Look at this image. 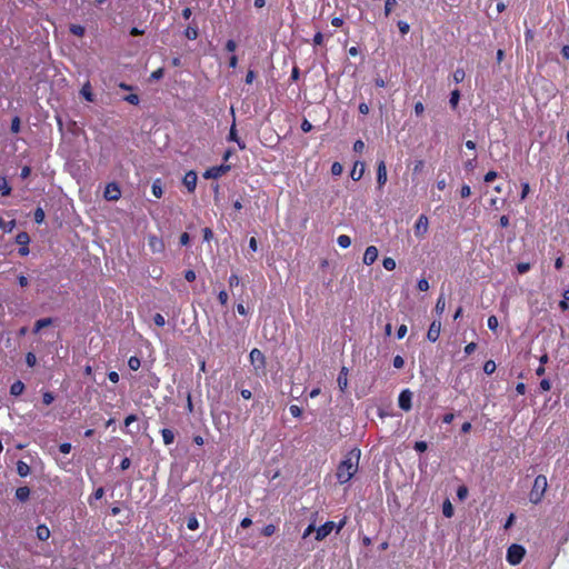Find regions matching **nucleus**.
<instances>
[{
  "label": "nucleus",
  "mask_w": 569,
  "mask_h": 569,
  "mask_svg": "<svg viewBox=\"0 0 569 569\" xmlns=\"http://www.w3.org/2000/svg\"><path fill=\"white\" fill-rule=\"evenodd\" d=\"M361 451L357 448L350 450L337 469V479L340 483L348 482L358 471Z\"/></svg>",
  "instance_id": "obj_1"
},
{
  "label": "nucleus",
  "mask_w": 569,
  "mask_h": 569,
  "mask_svg": "<svg viewBox=\"0 0 569 569\" xmlns=\"http://www.w3.org/2000/svg\"><path fill=\"white\" fill-rule=\"evenodd\" d=\"M547 487H548L547 478L542 475H539L535 479L533 487L530 492V501L535 505L539 503L543 498Z\"/></svg>",
  "instance_id": "obj_2"
},
{
  "label": "nucleus",
  "mask_w": 569,
  "mask_h": 569,
  "mask_svg": "<svg viewBox=\"0 0 569 569\" xmlns=\"http://www.w3.org/2000/svg\"><path fill=\"white\" fill-rule=\"evenodd\" d=\"M526 555V550L520 545H511L507 550V561L511 566L519 565Z\"/></svg>",
  "instance_id": "obj_3"
},
{
  "label": "nucleus",
  "mask_w": 569,
  "mask_h": 569,
  "mask_svg": "<svg viewBox=\"0 0 569 569\" xmlns=\"http://www.w3.org/2000/svg\"><path fill=\"white\" fill-rule=\"evenodd\" d=\"M250 362L254 368V371L259 373H264L266 371V357L257 348L252 349L249 355Z\"/></svg>",
  "instance_id": "obj_4"
},
{
  "label": "nucleus",
  "mask_w": 569,
  "mask_h": 569,
  "mask_svg": "<svg viewBox=\"0 0 569 569\" xmlns=\"http://www.w3.org/2000/svg\"><path fill=\"white\" fill-rule=\"evenodd\" d=\"M428 228H429V220H428L427 216L421 214L417 219L416 224H415L416 237L423 238L426 236V233L428 232Z\"/></svg>",
  "instance_id": "obj_5"
},
{
  "label": "nucleus",
  "mask_w": 569,
  "mask_h": 569,
  "mask_svg": "<svg viewBox=\"0 0 569 569\" xmlns=\"http://www.w3.org/2000/svg\"><path fill=\"white\" fill-rule=\"evenodd\" d=\"M336 528V523L333 521H327L325 525L320 526L317 530H316V540L317 541H321L323 540L326 537H328L332 530H335Z\"/></svg>",
  "instance_id": "obj_6"
},
{
  "label": "nucleus",
  "mask_w": 569,
  "mask_h": 569,
  "mask_svg": "<svg viewBox=\"0 0 569 569\" xmlns=\"http://www.w3.org/2000/svg\"><path fill=\"white\" fill-rule=\"evenodd\" d=\"M16 242L20 246L19 253L21 256L29 254L28 244L30 242V237L27 232H19L16 237Z\"/></svg>",
  "instance_id": "obj_7"
},
{
  "label": "nucleus",
  "mask_w": 569,
  "mask_h": 569,
  "mask_svg": "<svg viewBox=\"0 0 569 569\" xmlns=\"http://www.w3.org/2000/svg\"><path fill=\"white\" fill-rule=\"evenodd\" d=\"M103 197L110 201L118 200L121 197V191L118 184L114 182L108 183L104 189Z\"/></svg>",
  "instance_id": "obj_8"
},
{
  "label": "nucleus",
  "mask_w": 569,
  "mask_h": 569,
  "mask_svg": "<svg viewBox=\"0 0 569 569\" xmlns=\"http://www.w3.org/2000/svg\"><path fill=\"white\" fill-rule=\"evenodd\" d=\"M378 256H379L378 248L376 246H369V247H367V249L363 253L362 262L366 266H371L378 259Z\"/></svg>",
  "instance_id": "obj_9"
},
{
  "label": "nucleus",
  "mask_w": 569,
  "mask_h": 569,
  "mask_svg": "<svg viewBox=\"0 0 569 569\" xmlns=\"http://www.w3.org/2000/svg\"><path fill=\"white\" fill-rule=\"evenodd\" d=\"M411 400H412L411 391L408 389L402 390L401 393L399 395V399H398L399 407L405 411H409L411 409Z\"/></svg>",
  "instance_id": "obj_10"
},
{
  "label": "nucleus",
  "mask_w": 569,
  "mask_h": 569,
  "mask_svg": "<svg viewBox=\"0 0 569 569\" xmlns=\"http://www.w3.org/2000/svg\"><path fill=\"white\" fill-rule=\"evenodd\" d=\"M441 331V322L440 320H433L429 327L427 332V338L431 342H436L439 339Z\"/></svg>",
  "instance_id": "obj_11"
},
{
  "label": "nucleus",
  "mask_w": 569,
  "mask_h": 569,
  "mask_svg": "<svg viewBox=\"0 0 569 569\" xmlns=\"http://www.w3.org/2000/svg\"><path fill=\"white\" fill-rule=\"evenodd\" d=\"M229 166L212 167L203 173V177L206 179H217L224 174L229 170Z\"/></svg>",
  "instance_id": "obj_12"
},
{
  "label": "nucleus",
  "mask_w": 569,
  "mask_h": 569,
  "mask_svg": "<svg viewBox=\"0 0 569 569\" xmlns=\"http://www.w3.org/2000/svg\"><path fill=\"white\" fill-rule=\"evenodd\" d=\"M148 244H149L151 251L154 253H160L164 250L163 241L156 236H150L148 238Z\"/></svg>",
  "instance_id": "obj_13"
},
{
  "label": "nucleus",
  "mask_w": 569,
  "mask_h": 569,
  "mask_svg": "<svg viewBox=\"0 0 569 569\" xmlns=\"http://www.w3.org/2000/svg\"><path fill=\"white\" fill-rule=\"evenodd\" d=\"M387 168H386V163L385 161H380L378 163V169H377V182H378V186L379 188H382L386 182H387Z\"/></svg>",
  "instance_id": "obj_14"
},
{
  "label": "nucleus",
  "mask_w": 569,
  "mask_h": 569,
  "mask_svg": "<svg viewBox=\"0 0 569 569\" xmlns=\"http://www.w3.org/2000/svg\"><path fill=\"white\" fill-rule=\"evenodd\" d=\"M197 173L194 171H188L183 177V184L189 191H193L197 186Z\"/></svg>",
  "instance_id": "obj_15"
},
{
  "label": "nucleus",
  "mask_w": 569,
  "mask_h": 569,
  "mask_svg": "<svg viewBox=\"0 0 569 569\" xmlns=\"http://www.w3.org/2000/svg\"><path fill=\"white\" fill-rule=\"evenodd\" d=\"M365 169H366V164L363 162L357 161L353 164V168L350 172L351 179L355 181H359L365 173Z\"/></svg>",
  "instance_id": "obj_16"
},
{
  "label": "nucleus",
  "mask_w": 569,
  "mask_h": 569,
  "mask_svg": "<svg viewBox=\"0 0 569 569\" xmlns=\"http://www.w3.org/2000/svg\"><path fill=\"white\" fill-rule=\"evenodd\" d=\"M348 369L346 367H342L339 376H338V387L341 391H345L348 387Z\"/></svg>",
  "instance_id": "obj_17"
},
{
  "label": "nucleus",
  "mask_w": 569,
  "mask_h": 569,
  "mask_svg": "<svg viewBox=\"0 0 569 569\" xmlns=\"http://www.w3.org/2000/svg\"><path fill=\"white\" fill-rule=\"evenodd\" d=\"M36 535L39 540L46 541L50 538V529L46 525H39Z\"/></svg>",
  "instance_id": "obj_18"
},
{
  "label": "nucleus",
  "mask_w": 569,
  "mask_h": 569,
  "mask_svg": "<svg viewBox=\"0 0 569 569\" xmlns=\"http://www.w3.org/2000/svg\"><path fill=\"white\" fill-rule=\"evenodd\" d=\"M229 140L237 142L241 150L246 149V143L238 138L236 123L233 122L229 131Z\"/></svg>",
  "instance_id": "obj_19"
},
{
  "label": "nucleus",
  "mask_w": 569,
  "mask_h": 569,
  "mask_svg": "<svg viewBox=\"0 0 569 569\" xmlns=\"http://www.w3.org/2000/svg\"><path fill=\"white\" fill-rule=\"evenodd\" d=\"M80 93L89 102H92L94 100V96H93L90 82H86L82 86Z\"/></svg>",
  "instance_id": "obj_20"
},
{
  "label": "nucleus",
  "mask_w": 569,
  "mask_h": 569,
  "mask_svg": "<svg viewBox=\"0 0 569 569\" xmlns=\"http://www.w3.org/2000/svg\"><path fill=\"white\" fill-rule=\"evenodd\" d=\"M161 436L163 443L167 446L171 445L174 441V432L170 429H162Z\"/></svg>",
  "instance_id": "obj_21"
},
{
  "label": "nucleus",
  "mask_w": 569,
  "mask_h": 569,
  "mask_svg": "<svg viewBox=\"0 0 569 569\" xmlns=\"http://www.w3.org/2000/svg\"><path fill=\"white\" fill-rule=\"evenodd\" d=\"M24 390V385L21 381H16L10 387V393L12 396H20Z\"/></svg>",
  "instance_id": "obj_22"
},
{
  "label": "nucleus",
  "mask_w": 569,
  "mask_h": 569,
  "mask_svg": "<svg viewBox=\"0 0 569 569\" xmlns=\"http://www.w3.org/2000/svg\"><path fill=\"white\" fill-rule=\"evenodd\" d=\"M0 191L2 196H9L11 192V187L6 177H0Z\"/></svg>",
  "instance_id": "obj_23"
},
{
  "label": "nucleus",
  "mask_w": 569,
  "mask_h": 569,
  "mask_svg": "<svg viewBox=\"0 0 569 569\" xmlns=\"http://www.w3.org/2000/svg\"><path fill=\"white\" fill-rule=\"evenodd\" d=\"M52 323V319L51 318H43V319H39L36 323H34V332H39L42 328L44 327H48Z\"/></svg>",
  "instance_id": "obj_24"
},
{
  "label": "nucleus",
  "mask_w": 569,
  "mask_h": 569,
  "mask_svg": "<svg viewBox=\"0 0 569 569\" xmlns=\"http://www.w3.org/2000/svg\"><path fill=\"white\" fill-rule=\"evenodd\" d=\"M29 495H30V490H29V488H27V487H20V488H18V489L16 490V497H17L19 500H21V501L27 500V499H28V497H29Z\"/></svg>",
  "instance_id": "obj_25"
},
{
  "label": "nucleus",
  "mask_w": 569,
  "mask_h": 569,
  "mask_svg": "<svg viewBox=\"0 0 569 569\" xmlns=\"http://www.w3.org/2000/svg\"><path fill=\"white\" fill-rule=\"evenodd\" d=\"M152 194L156 197V198H161L162 194H163V190H162V187H161V183H160V180L157 179L153 181L152 183Z\"/></svg>",
  "instance_id": "obj_26"
},
{
  "label": "nucleus",
  "mask_w": 569,
  "mask_h": 569,
  "mask_svg": "<svg viewBox=\"0 0 569 569\" xmlns=\"http://www.w3.org/2000/svg\"><path fill=\"white\" fill-rule=\"evenodd\" d=\"M445 309H446V299H445V296L441 293L437 300L435 311L438 315H441L445 311Z\"/></svg>",
  "instance_id": "obj_27"
},
{
  "label": "nucleus",
  "mask_w": 569,
  "mask_h": 569,
  "mask_svg": "<svg viewBox=\"0 0 569 569\" xmlns=\"http://www.w3.org/2000/svg\"><path fill=\"white\" fill-rule=\"evenodd\" d=\"M442 513L446 518H451L453 516V507L449 500H446L442 505Z\"/></svg>",
  "instance_id": "obj_28"
},
{
  "label": "nucleus",
  "mask_w": 569,
  "mask_h": 569,
  "mask_svg": "<svg viewBox=\"0 0 569 569\" xmlns=\"http://www.w3.org/2000/svg\"><path fill=\"white\" fill-rule=\"evenodd\" d=\"M337 242L338 244L341 247V248H349L351 246V239L349 236L347 234H340L338 238H337Z\"/></svg>",
  "instance_id": "obj_29"
},
{
  "label": "nucleus",
  "mask_w": 569,
  "mask_h": 569,
  "mask_svg": "<svg viewBox=\"0 0 569 569\" xmlns=\"http://www.w3.org/2000/svg\"><path fill=\"white\" fill-rule=\"evenodd\" d=\"M128 366L131 370L137 371L141 366L140 359L134 356L130 357L128 360Z\"/></svg>",
  "instance_id": "obj_30"
},
{
  "label": "nucleus",
  "mask_w": 569,
  "mask_h": 569,
  "mask_svg": "<svg viewBox=\"0 0 569 569\" xmlns=\"http://www.w3.org/2000/svg\"><path fill=\"white\" fill-rule=\"evenodd\" d=\"M465 77H466L465 70L461 68L456 69V71L452 74V79L456 83L462 82Z\"/></svg>",
  "instance_id": "obj_31"
},
{
  "label": "nucleus",
  "mask_w": 569,
  "mask_h": 569,
  "mask_svg": "<svg viewBox=\"0 0 569 569\" xmlns=\"http://www.w3.org/2000/svg\"><path fill=\"white\" fill-rule=\"evenodd\" d=\"M184 36L190 39V40H194L197 39L198 37V29L197 27H191L189 26L186 30H184Z\"/></svg>",
  "instance_id": "obj_32"
},
{
  "label": "nucleus",
  "mask_w": 569,
  "mask_h": 569,
  "mask_svg": "<svg viewBox=\"0 0 569 569\" xmlns=\"http://www.w3.org/2000/svg\"><path fill=\"white\" fill-rule=\"evenodd\" d=\"M382 266L386 270L392 271L396 268V261L393 258L387 257L383 259Z\"/></svg>",
  "instance_id": "obj_33"
},
{
  "label": "nucleus",
  "mask_w": 569,
  "mask_h": 569,
  "mask_svg": "<svg viewBox=\"0 0 569 569\" xmlns=\"http://www.w3.org/2000/svg\"><path fill=\"white\" fill-rule=\"evenodd\" d=\"M460 99V92L459 90H453L450 94L449 103L455 109L458 106Z\"/></svg>",
  "instance_id": "obj_34"
},
{
  "label": "nucleus",
  "mask_w": 569,
  "mask_h": 569,
  "mask_svg": "<svg viewBox=\"0 0 569 569\" xmlns=\"http://www.w3.org/2000/svg\"><path fill=\"white\" fill-rule=\"evenodd\" d=\"M496 370V363L493 360H488L485 362V366H483V371L487 373V375H491Z\"/></svg>",
  "instance_id": "obj_35"
},
{
  "label": "nucleus",
  "mask_w": 569,
  "mask_h": 569,
  "mask_svg": "<svg viewBox=\"0 0 569 569\" xmlns=\"http://www.w3.org/2000/svg\"><path fill=\"white\" fill-rule=\"evenodd\" d=\"M487 325L490 330L496 331L499 325L497 317L490 316L487 320Z\"/></svg>",
  "instance_id": "obj_36"
},
{
  "label": "nucleus",
  "mask_w": 569,
  "mask_h": 569,
  "mask_svg": "<svg viewBox=\"0 0 569 569\" xmlns=\"http://www.w3.org/2000/svg\"><path fill=\"white\" fill-rule=\"evenodd\" d=\"M70 31H71V33H73L78 37H82L84 34V28L80 24H72L70 27Z\"/></svg>",
  "instance_id": "obj_37"
},
{
  "label": "nucleus",
  "mask_w": 569,
  "mask_h": 569,
  "mask_svg": "<svg viewBox=\"0 0 569 569\" xmlns=\"http://www.w3.org/2000/svg\"><path fill=\"white\" fill-rule=\"evenodd\" d=\"M187 527L189 530H197L199 528V521L196 517L188 518Z\"/></svg>",
  "instance_id": "obj_38"
},
{
  "label": "nucleus",
  "mask_w": 569,
  "mask_h": 569,
  "mask_svg": "<svg viewBox=\"0 0 569 569\" xmlns=\"http://www.w3.org/2000/svg\"><path fill=\"white\" fill-rule=\"evenodd\" d=\"M44 211L41 209V208H38L36 211H34V221L40 224L44 221Z\"/></svg>",
  "instance_id": "obj_39"
},
{
  "label": "nucleus",
  "mask_w": 569,
  "mask_h": 569,
  "mask_svg": "<svg viewBox=\"0 0 569 569\" xmlns=\"http://www.w3.org/2000/svg\"><path fill=\"white\" fill-rule=\"evenodd\" d=\"M29 472V466L22 461L18 462V473L22 477L27 476Z\"/></svg>",
  "instance_id": "obj_40"
},
{
  "label": "nucleus",
  "mask_w": 569,
  "mask_h": 569,
  "mask_svg": "<svg viewBox=\"0 0 569 569\" xmlns=\"http://www.w3.org/2000/svg\"><path fill=\"white\" fill-rule=\"evenodd\" d=\"M397 26H398V28H399V31H400L402 34L408 33V32H409V30H410V26H409V23H408L407 21H402V20H400V21H398Z\"/></svg>",
  "instance_id": "obj_41"
},
{
  "label": "nucleus",
  "mask_w": 569,
  "mask_h": 569,
  "mask_svg": "<svg viewBox=\"0 0 569 569\" xmlns=\"http://www.w3.org/2000/svg\"><path fill=\"white\" fill-rule=\"evenodd\" d=\"M396 4H397L396 0H386V3H385V14L389 16Z\"/></svg>",
  "instance_id": "obj_42"
},
{
  "label": "nucleus",
  "mask_w": 569,
  "mask_h": 569,
  "mask_svg": "<svg viewBox=\"0 0 569 569\" xmlns=\"http://www.w3.org/2000/svg\"><path fill=\"white\" fill-rule=\"evenodd\" d=\"M342 170H343V168H342L341 163H339V162H333L332 163V166H331V173L333 176H340L342 173Z\"/></svg>",
  "instance_id": "obj_43"
},
{
  "label": "nucleus",
  "mask_w": 569,
  "mask_h": 569,
  "mask_svg": "<svg viewBox=\"0 0 569 569\" xmlns=\"http://www.w3.org/2000/svg\"><path fill=\"white\" fill-rule=\"evenodd\" d=\"M468 496V488L465 487V486H460L457 490V497L460 499V500H465Z\"/></svg>",
  "instance_id": "obj_44"
},
{
  "label": "nucleus",
  "mask_w": 569,
  "mask_h": 569,
  "mask_svg": "<svg viewBox=\"0 0 569 569\" xmlns=\"http://www.w3.org/2000/svg\"><path fill=\"white\" fill-rule=\"evenodd\" d=\"M26 362L29 367H33L37 363V357L32 352H28L26 356Z\"/></svg>",
  "instance_id": "obj_45"
},
{
  "label": "nucleus",
  "mask_w": 569,
  "mask_h": 569,
  "mask_svg": "<svg viewBox=\"0 0 569 569\" xmlns=\"http://www.w3.org/2000/svg\"><path fill=\"white\" fill-rule=\"evenodd\" d=\"M54 400V397L51 392H44L43 396H42V401L44 405L49 406L53 402Z\"/></svg>",
  "instance_id": "obj_46"
},
{
  "label": "nucleus",
  "mask_w": 569,
  "mask_h": 569,
  "mask_svg": "<svg viewBox=\"0 0 569 569\" xmlns=\"http://www.w3.org/2000/svg\"><path fill=\"white\" fill-rule=\"evenodd\" d=\"M289 411H290V413H291L293 417H296V418L300 417V416H301V413H302L301 408H300V407H298V406H296V405H291V406L289 407Z\"/></svg>",
  "instance_id": "obj_47"
},
{
  "label": "nucleus",
  "mask_w": 569,
  "mask_h": 569,
  "mask_svg": "<svg viewBox=\"0 0 569 569\" xmlns=\"http://www.w3.org/2000/svg\"><path fill=\"white\" fill-rule=\"evenodd\" d=\"M517 270L519 273H526L530 270V263L528 262H520L517 264Z\"/></svg>",
  "instance_id": "obj_48"
},
{
  "label": "nucleus",
  "mask_w": 569,
  "mask_h": 569,
  "mask_svg": "<svg viewBox=\"0 0 569 569\" xmlns=\"http://www.w3.org/2000/svg\"><path fill=\"white\" fill-rule=\"evenodd\" d=\"M11 131L18 133L20 131V119L14 117L11 122Z\"/></svg>",
  "instance_id": "obj_49"
},
{
  "label": "nucleus",
  "mask_w": 569,
  "mask_h": 569,
  "mask_svg": "<svg viewBox=\"0 0 569 569\" xmlns=\"http://www.w3.org/2000/svg\"><path fill=\"white\" fill-rule=\"evenodd\" d=\"M153 321L158 327H163L166 325L164 317L160 313L154 315Z\"/></svg>",
  "instance_id": "obj_50"
},
{
  "label": "nucleus",
  "mask_w": 569,
  "mask_h": 569,
  "mask_svg": "<svg viewBox=\"0 0 569 569\" xmlns=\"http://www.w3.org/2000/svg\"><path fill=\"white\" fill-rule=\"evenodd\" d=\"M405 366V360L401 356H396L393 358V367L397 369H401Z\"/></svg>",
  "instance_id": "obj_51"
},
{
  "label": "nucleus",
  "mask_w": 569,
  "mask_h": 569,
  "mask_svg": "<svg viewBox=\"0 0 569 569\" xmlns=\"http://www.w3.org/2000/svg\"><path fill=\"white\" fill-rule=\"evenodd\" d=\"M276 531V527L273 525H267L263 529H262V533L267 537L269 536H272Z\"/></svg>",
  "instance_id": "obj_52"
},
{
  "label": "nucleus",
  "mask_w": 569,
  "mask_h": 569,
  "mask_svg": "<svg viewBox=\"0 0 569 569\" xmlns=\"http://www.w3.org/2000/svg\"><path fill=\"white\" fill-rule=\"evenodd\" d=\"M417 287L420 291H427L429 289V282L427 279H420Z\"/></svg>",
  "instance_id": "obj_53"
},
{
  "label": "nucleus",
  "mask_w": 569,
  "mask_h": 569,
  "mask_svg": "<svg viewBox=\"0 0 569 569\" xmlns=\"http://www.w3.org/2000/svg\"><path fill=\"white\" fill-rule=\"evenodd\" d=\"M427 448H428V446H427V442H426V441H417V442L415 443V449H416L417 451H419V452H423V451H426V450H427Z\"/></svg>",
  "instance_id": "obj_54"
},
{
  "label": "nucleus",
  "mask_w": 569,
  "mask_h": 569,
  "mask_svg": "<svg viewBox=\"0 0 569 569\" xmlns=\"http://www.w3.org/2000/svg\"><path fill=\"white\" fill-rule=\"evenodd\" d=\"M460 194L462 198H468L471 194V189L468 184H463L460 189Z\"/></svg>",
  "instance_id": "obj_55"
},
{
  "label": "nucleus",
  "mask_w": 569,
  "mask_h": 569,
  "mask_svg": "<svg viewBox=\"0 0 569 569\" xmlns=\"http://www.w3.org/2000/svg\"><path fill=\"white\" fill-rule=\"evenodd\" d=\"M407 331H408L407 326L401 325L397 330V338L402 339L407 335Z\"/></svg>",
  "instance_id": "obj_56"
},
{
  "label": "nucleus",
  "mask_w": 569,
  "mask_h": 569,
  "mask_svg": "<svg viewBox=\"0 0 569 569\" xmlns=\"http://www.w3.org/2000/svg\"><path fill=\"white\" fill-rule=\"evenodd\" d=\"M365 149V142L362 140H357L355 143H353V150L356 152H362Z\"/></svg>",
  "instance_id": "obj_57"
},
{
  "label": "nucleus",
  "mask_w": 569,
  "mask_h": 569,
  "mask_svg": "<svg viewBox=\"0 0 569 569\" xmlns=\"http://www.w3.org/2000/svg\"><path fill=\"white\" fill-rule=\"evenodd\" d=\"M218 300L221 305H226L228 302V293L224 290H221L218 295Z\"/></svg>",
  "instance_id": "obj_58"
},
{
  "label": "nucleus",
  "mask_w": 569,
  "mask_h": 569,
  "mask_svg": "<svg viewBox=\"0 0 569 569\" xmlns=\"http://www.w3.org/2000/svg\"><path fill=\"white\" fill-rule=\"evenodd\" d=\"M316 527L313 523L309 525L306 530L303 531V535H302V538L306 539L307 537H309L313 531H316Z\"/></svg>",
  "instance_id": "obj_59"
},
{
  "label": "nucleus",
  "mask_w": 569,
  "mask_h": 569,
  "mask_svg": "<svg viewBox=\"0 0 569 569\" xmlns=\"http://www.w3.org/2000/svg\"><path fill=\"white\" fill-rule=\"evenodd\" d=\"M301 130L303 132H309L312 130V124L307 119H305L301 123Z\"/></svg>",
  "instance_id": "obj_60"
},
{
  "label": "nucleus",
  "mask_w": 569,
  "mask_h": 569,
  "mask_svg": "<svg viewBox=\"0 0 569 569\" xmlns=\"http://www.w3.org/2000/svg\"><path fill=\"white\" fill-rule=\"evenodd\" d=\"M124 99H126V101H128L131 104H138L139 103V97L137 94H129Z\"/></svg>",
  "instance_id": "obj_61"
},
{
  "label": "nucleus",
  "mask_w": 569,
  "mask_h": 569,
  "mask_svg": "<svg viewBox=\"0 0 569 569\" xmlns=\"http://www.w3.org/2000/svg\"><path fill=\"white\" fill-rule=\"evenodd\" d=\"M59 450L62 453L67 455V453H69L71 451V445L68 443V442L61 443L60 447H59Z\"/></svg>",
  "instance_id": "obj_62"
},
{
  "label": "nucleus",
  "mask_w": 569,
  "mask_h": 569,
  "mask_svg": "<svg viewBox=\"0 0 569 569\" xmlns=\"http://www.w3.org/2000/svg\"><path fill=\"white\" fill-rule=\"evenodd\" d=\"M240 282V279L237 274H231L230 278H229V286L230 287H236L238 286Z\"/></svg>",
  "instance_id": "obj_63"
},
{
  "label": "nucleus",
  "mask_w": 569,
  "mask_h": 569,
  "mask_svg": "<svg viewBox=\"0 0 569 569\" xmlns=\"http://www.w3.org/2000/svg\"><path fill=\"white\" fill-rule=\"evenodd\" d=\"M16 227V220H11L3 224V229L6 232H11Z\"/></svg>",
  "instance_id": "obj_64"
}]
</instances>
